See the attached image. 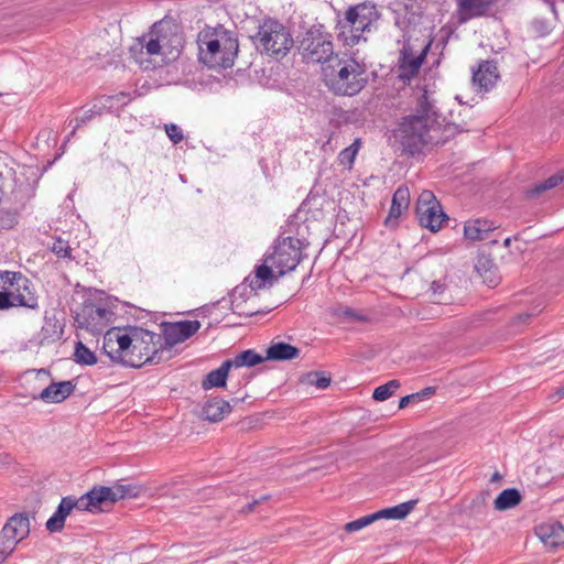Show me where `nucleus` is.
Listing matches in <instances>:
<instances>
[{"label": "nucleus", "instance_id": "obj_1", "mask_svg": "<svg viewBox=\"0 0 564 564\" xmlns=\"http://www.w3.org/2000/svg\"><path fill=\"white\" fill-rule=\"evenodd\" d=\"M441 113L436 106L434 91L426 86L420 89L414 107V113L401 118L393 131L395 142L401 151L414 156L429 145L445 143L455 133L465 131L455 123L441 124Z\"/></svg>", "mask_w": 564, "mask_h": 564}, {"label": "nucleus", "instance_id": "obj_2", "mask_svg": "<svg viewBox=\"0 0 564 564\" xmlns=\"http://www.w3.org/2000/svg\"><path fill=\"white\" fill-rule=\"evenodd\" d=\"M102 350L112 362L130 368L170 359L161 348L160 334L132 325L109 328L104 335Z\"/></svg>", "mask_w": 564, "mask_h": 564}, {"label": "nucleus", "instance_id": "obj_3", "mask_svg": "<svg viewBox=\"0 0 564 564\" xmlns=\"http://www.w3.org/2000/svg\"><path fill=\"white\" fill-rule=\"evenodd\" d=\"M307 246L305 239L280 236L274 243L273 252L265 258L263 264L254 268V275L247 276L245 283H248L252 291H259L267 284L272 286L280 276L296 269L306 257L303 251Z\"/></svg>", "mask_w": 564, "mask_h": 564}, {"label": "nucleus", "instance_id": "obj_4", "mask_svg": "<svg viewBox=\"0 0 564 564\" xmlns=\"http://www.w3.org/2000/svg\"><path fill=\"white\" fill-rule=\"evenodd\" d=\"M198 59L210 69L231 68L239 51L237 32L223 24L206 25L197 35Z\"/></svg>", "mask_w": 564, "mask_h": 564}, {"label": "nucleus", "instance_id": "obj_5", "mask_svg": "<svg viewBox=\"0 0 564 564\" xmlns=\"http://www.w3.org/2000/svg\"><path fill=\"white\" fill-rule=\"evenodd\" d=\"M258 31L250 35L256 50L271 58H284L295 45L291 30L278 19L265 17L258 24Z\"/></svg>", "mask_w": 564, "mask_h": 564}, {"label": "nucleus", "instance_id": "obj_6", "mask_svg": "<svg viewBox=\"0 0 564 564\" xmlns=\"http://www.w3.org/2000/svg\"><path fill=\"white\" fill-rule=\"evenodd\" d=\"M325 82L335 95L355 96L368 84L366 65L354 57L337 59L336 66L325 69Z\"/></svg>", "mask_w": 564, "mask_h": 564}, {"label": "nucleus", "instance_id": "obj_7", "mask_svg": "<svg viewBox=\"0 0 564 564\" xmlns=\"http://www.w3.org/2000/svg\"><path fill=\"white\" fill-rule=\"evenodd\" d=\"M13 307L39 308L33 282L21 272L0 271V311Z\"/></svg>", "mask_w": 564, "mask_h": 564}, {"label": "nucleus", "instance_id": "obj_8", "mask_svg": "<svg viewBox=\"0 0 564 564\" xmlns=\"http://www.w3.org/2000/svg\"><path fill=\"white\" fill-rule=\"evenodd\" d=\"M297 53L305 63H325L334 55L333 35L323 23L301 28L295 37Z\"/></svg>", "mask_w": 564, "mask_h": 564}, {"label": "nucleus", "instance_id": "obj_9", "mask_svg": "<svg viewBox=\"0 0 564 564\" xmlns=\"http://www.w3.org/2000/svg\"><path fill=\"white\" fill-rule=\"evenodd\" d=\"M380 19V13L375 4L359 3L349 7L343 19L336 23L337 39L344 45L354 46L362 37L365 32H370L372 25Z\"/></svg>", "mask_w": 564, "mask_h": 564}, {"label": "nucleus", "instance_id": "obj_10", "mask_svg": "<svg viewBox=\"0 0 564 564\" xmlns=\"http://www.w3.org/2000/svg\"><path fill=\"white\" fill-rule=\"evenodd\" d=\"M31 522L26 512L10 517L0 531V564L15 550L17 545L30 534Z\"/></svg>", "mask_w": 564, "mask_h": 564}, {"label": "nucleus", "instance_id": "obj_11", "mask_svg": "<svg viewBox=\"0 0 564 564\" xmlns=\"http://www.w3.org/2000/svg\"><path fill=\"white\" fill-rule=\"evenodd\" d=\"M153 33L160 35L163 57L159 65L175 61L184 47V34L180 26L172 21H159L153 24Z\"/></svg>", "mask_w": 564, "mask_h": 564}, {"label": "nucleus", "instance_id": "obj_12", "mask_svg": "<svg viewBox=\"0 0 564 564\" xmlns=\"http://www.w3.org/2000/svg\"><path fill=\"white\" fill-rule=\"evenodd\" d=\"M415 214L420 226L432 232L438 231L442 223L448 220V216L443 212L440 202L431 191H423L420 194L415 205Z\"/></svg>", "mask_w": 564, "mask_h": 564}, {"label": "nucleus", "instance_id": "obj_13", "mask_svg": "<svg viewBox=\"0 0 564 564\" xmlns=\"http://www.w3.org/2000/svg\"><path fill=\"white\" fill-rule=\"evenodd\" d=\"M200 328L199 321H180L163 322L161 324V348L164 349V356H170L172 348L180 343L191 338Z\"/></svg>", "mask_w": 564, "mask_h": 564}, {"label": "nucleus", "instance_id": "obj_14", "mask_svg": "<svg viewBox=\"0 0 564 564\" xmlns=\"http://www.w3.org/2000/svg\"><path fill=\"white\" fill-rule=\"evenodd\" d=\"M112 316L111 310L97 305L93 301H85L74 319L78 328L100 333L111 322Z\"/></svg>", "mask_w": 564, "mask_h": 564}, {"label": "nucleus", "instance_id": "obj_15", "mask_svg": "<svg viewBox=\"0 0 564 564\" xmlns=\"http://www.w3.org/2000/svg\"><path fill=\"white\" fill-rule=\"evenodd\" d=\"M431 42H427L419 55L414 54L412 45L406 42L400 51L398 58V77L403 83H410L417 76L422 64L426 58Z\"/></svg>", "mask_w": 564, "mask_h": 564}, {"label": "nucleus", "instance_id": "obj_16", "mask_svg": "<svg viewBox=\"0 0 564 564\" xmlns=\"http://www.w3.org/2000/svg\"><path fill=\"white\" fill-rule=\"evenodd\" d=\"M143 50H145V54L150 57H155L153 67H156V64L159 65L158 62L163 57V52L160 35L153 33V26L148 34L139 37L138 42L130 47V53L135 58V62L140 65H144L145 68H149V64H151L152 61L143 58Z\"/></svg>", "mask_w": 564, "mask_h": 564}, {"label": "nucleus", "instance_id": "obj_17", "mask_svg": "<svg viewBox=\"0 0 564 564\" xmlns=\"http://www.w3.org/2000/svg\"><path fill=\"white\" fill-rule=\"evenodd\" d=\"M498 0H456L457 8L452 19L457 25L465 24L469 20L486 17L496 6Z\"/></svg>", "mask_w": 564, "mask_h": 564}, {"label": "nucleus", "instance_id": "obj_18", "mask_svg": "<svg viewBox=\"0 0 564 564\" xmlns=\"http://www.w3.org/2000/svg\"><path fill=\"white\" fill-rule=\"evenodd\" d=\"M110 490V487L107 486H95L88 492L80 496V512L89 511L96 513L108 510L113 505Z\"/></svg>", "mask_w": 564, "mask_h": 564}, {"label": "nucleus", "instance_id": "obj_19", "mask_svg": "<svg viewBox=\"0 0 564 564\" xmlns=\"http://www.w3.org/2000/svg\"><path fill=\"white\" fill-rule=\"evenodd\" d=\"M334 200L326 193L311 191L299 210L315 220H319L334 210Z\"/></svg>", "mask_w": 564, "mask_h": 564}, {"label": "nucleus", "instance_id": "obj_20", "mask_svg": "<svg viewBox=\"0 0 564 564\" xmlns=\"http://www.w3.org/2000/svg\"><path fill=\"white\" fill-rule=\"evenodd\" d=\"M80 499L73 496L62 498L53 516L46 522V530L51 533L61 532L65 527L66 518L73 510L80 511Z\"/></svg>", "mask_w": 564, "mask_h": 564}, {"label": "nucleus", "instance_id": "obj_21", "mask_svg": "<svg viewBox=\"0 0 564 564\" xmlns=\"http://www.w3.org/2000/svg\"><path fill=\"white\" fill-rule=\"evenodd\" d=\"M473 83L485 91L490 90L500 78L495 61H481L477 69L473 70Z\"/></svg>", "mask_w": 564, "mask_h": 564}, {"label": "nucleus", "instance_id": "obj_22", "mask_svg": "<svg viewBox=\"0 0 564 564\" xmlns=\"http://www.w3.org/2000/svg\"><path fill=\"white\" fill-rule=\"evenodd\" d=\"M410 205V192L406 186H399L392 196V202L388 216L384 219L387 227H395L399 218Z\"/></svg>", "mask_w": 564, "mask_h": 564}, {"label": "nucleus", "instance_id": "obj_23", "mask_svg": "<svg viewBox=\"0 0 564 564\" xmlns=\"http://www.w3.org/2000/svg\"><path fill=\"white\" fill-rule=\"evenodd\" d=\"M74 390L75 384L70 380L52 382L41 391L39 397H34V399L39 398L47 403H59L67 399Z\"/></svg>", "mask_w": 564, "mask_h": 564}, {"label": "nucleus", "instance_id": "obj_24", "mask_svg": "<svg viewBox=\"0 0 564 564\" xmlns=\"http://www.w3.org/2000/svg\"><path fill=\"white\" fill-rule=\"evenodd\" d=\"M231 412V405L228 401L214 397L209 398L203 405L200 416L208 422H219L226 414Z\"/></svg>", "mask_w": 564, "mask_h": 564}, {"label": "nucleus", "instance_id": "obj_25", "mask_svg": "<svg viewBox=\"0 0 564 564\" xmlns=\"http://www.w3.org/2000/svg\"><path fill=\"white\" fill-rule=\"evenodd\" d=\"M424 10L417 0H406L404 3V15L403 18L397 17L395 18V24L401 30H408L411 26H416L421 24V21L423 19Z\"/></svg>", "mask_w": 564, "mask_h": 564}, {"label": "nucleus", "instance_id": "obj_26", "mask_svg": "<svg viewBox=\"0 0 564 564\" xmlns=\"http://www.w3.org/2000/svg\"><path fill=\"white\" fill-rule=\"evenodd\" d=\"M540 540L551 547L564 545V527L560 522L542 524L535 529Z\"/></svg>", "mask_w": 564, "mask_h": 564}, {"label": "nucleus", "instance_id": "obj_27", "mask_svg": "<svg viewBox=\"0 0 564 564\" xmlns=\"http://www.w3.org/2000/svg\"><path fill=\"white\" fill-rule=\"evenodd\" d=\"M300 356V349L284 341L272 343L267 348L265 359L271 361H286Z\"/></svg>", "mask_w": 564, "mask_h": 564}, {"label": "nucleus", "instance_id": "obj_28", "mask_svg": "<svg viewBox=\"0 0 564 564\" xmlns=\"http://www.w3.org/2000/svg\"><path fill=\"white\" fill-rule=\"evenodd\" d=\"M231 368V364L228 359H226L223 361L219 368L212 370L205 376L202 381V388L204 390H209L213 388H225Z\"/></svg>", "mask_w": 564, "mask_h": 564}, {"label": "nucleus", "instance_id": "obj_29", "mask_svg": "<svg viewBox=\"0 0 564 564\" xmlns=\"http://www.w3.org/2000/svg\"><path fill=\"white\" fill-rule=\"evenodd\" d=\"M492 229V223L487 219H470L464 225V236L473 241L484 240Z\"/></svg>", "mask_w": 564, "mask_h": 564}, {"label": "nucleus", "instance_id": "obj_30", "mask_svg": "<svg viewBox=\"0 0 564 564\" xmlns=\"http://www.w3.org/2000/svg\"><path fill=\"white\" fill-rule=\"evenodd\" d=\"M563 181H564V171H560V172L551 175L543 182H540L538 184H534V185L528 187L524 191V196L529 200L535 199V198L540 197L546 191L552 189V188L556 187L557 185H560Z\"/></svg>", "mask_w": 564, "mask_h": 564}, {"label": "nucleus", "instance_id": "obj_31", "mask_svg": "<svg viewBox=\"0 0 564 564\" xmlns=\"http://www.w3.org/2000/svg\"><path fill=\"white\" fill-rule=\"evenodd\" d=\"M417 503V499L409 500L406 502L381 509L376 512L377 520L380 519H394V520H402L410 514V512L414 509V507Z\"/></svg>", "mask_w": 564, "mask_h": 564}, {"label": "nucleus", "instance_id": "obj_32", "mask_svg": "<svg viewBox=\"0 0 564 564\" xmlns=\"http://www.w3.org/2000/svg\"><path fill=\"white\" fill-rule=\"evenodd\" d=\"M522 501V495L517 488L502 490L494 501V507L498 511H506L517 507Z\"/></svg>", "mask_w": 564, "mask_h": 564}, {"label": "nucleus", "instance_id": "obj_33", "mask_svg": "<svg viewBox=\"0 0 564 564\" xmlns=\"http://www.w3.org/2000/svg\"><path fill=\"white\" fill-rule=\"evenodd\" d=\"M110 107H111V105L107 106L104 102L94 104L88 110H86L83 113V116L76 117L75 120H74L75 124L73 126V129L69 132V134L66 137L65 142L69 141V139L75 135L76 130L78 128H80L82 126L87 124L88 122H90L96 117L101 116L104 110H106L107 108H110Z\"/></svg>", "mask_w": 564, "mask_h": 564}, {"label": "nucleus", "instance_id": "obj_34", "mask_svg": "<svg viewBox=\"0 0 564 564\" xmlns=\"http://www.w3.org/2000/svg\"><path fill=\"white\" fill-rule=\"evenodd\" d=\"M232 368L254 367L265 361V356L256 352L253 349H247L238 354L235 358L228 359Z\"/></svg>", "mask_w": 564, "mask_h": 564}, {"label": "nucleus", "instance_id": "obj_35", "mask_svg": "<svg viewBox=\"0 0 564 564\" xmlns=\"http://www.w3.org/2000/svg\"><path fill=\"white\" fill-rule=\"evenodd\" d=\"M489 491L479 492L467 507V512L474 518H480L487 514Z\"/></svg>", "mask_w": 564, "mask_h": 564}, {"label": "nucleus", "instance_id": "obj_36", "mask_svg": "<svg viewBox=\"0 0 564 564\" xmlns=\"http://www.w3.org/2000/svg\"><path fill=\"white\" fill-rule=\"evenodd\" d=\"M74 360L79 365L93 366L97 362V357L85 344L77 341L75 345Z\"/></svg>", "mask_w": 564, "mask_h": 564}, {"label": "nucleus", "instance_id": "obj_37", "mask_svg": "<svg viewBox=\"0 0 564 564\" xmlns=\"http://www.w3.org/2000/svg\"><path fill=\"white\" fill-rule=\"evenodd\" d=\"M110 489L113 503L127 497H137L139 494V488L134 485L116 484Z\"/></svg>", "mask_w": 564, "mask_h": 564}, {"label": "nucleus", "instance_id": "obj_38", "mask_svg": "<svg viewBox=\"0 0 564 564\" xmlns=\"http://www.w3.org/2000/svg\"><path fill=\"white\" fill-rule=\"evenodd\" d=\"M400 387L399 380H390L384 384L377 387L372 393V398L376 401H384L389 399L395 390Z\"/></svg>", "mask_w": 564, "mask_h": 564}, {"label": "nucleus", "instance_id": "obj_39", "mask_svg": "<svg viewBox=\"0 0 564 564\" xmlns=\"http://www.w3.org/2000/svg\"><path fill=\"white\" fill-rule=\"evenodd\" d=\"M360 148V140L356 139L349 147L341 150L338 154V161L341 165H351L355 162L356 155Z\"/></svg>", "mask_w": 564, "mask_h": 564}, {"label": "nucleus", "instance_id": "obj_40", "mask_svg": "<svg viewBox=\"0 0 564 564\" xmlns=\"http://www.w3.org/2000/svg\"><path fill=\"white\" fill-rule=\"evenodd\" d=\"M377 521V518H376V512L375 513H371V514H367L365 517H361L357 520H354V521H350L348 523L345 524V531L347 533H352V532H356V531H359L370 524H372L373 522Z\"/></svg>", "mask_w": 564, "mask_h": 564}, {"label": "nucleus", "instance_id": "obj_41", "mask_svg": "<svg viewBox=\"0 0 564 564\" xmlns=\"http://www.w3.org/2000/svg\"><path fill=\"white\" fill-rule=\"evenodd\" d=\"M51 250L62 259H72V248L67 240L62 238H56L51 247Z\"/></svg>", "mask_w": 564, "mask_h": 564}, {"label": "nucleus", "instance_id": "obj_42", "mask_svg": "<svg viewBox=\"0 0 564 564\" xmlns=\"http://www.w3.org/2000/svg\"><path fill=\"white\" fill-rule=\"evenodd\" d=\"M18 213L0 209V229H12L18 224Z\"/></svg>", "mask_w": 564, "mask_h": 564}, {"label": "nucleus", "instance_id": "obj_43", "mask_svg": "<svg viewBox=\"0 0 564 564\" xmlns=\"http://www.w3.org/2000/svg\"><path fill=\"white\" fill-rule=\"evenodd\" d=\"M135 196L140 205H144L150 209H155L160 203V198L150 196V193L147 188H140Z\"/></svg>", "mask_w": 564, "mask_h": 564}, {"label": "nucleus", "instance_id": "obj_44", "mask_svg": "<svg viewBox=\"0 0 564 564\" xmlns=\"http://www.w3.org/2000/svg\"><path fill=\"white\" fill-rule=\"evenodd\" d=\"M310 376L316 378L314 386L318 389H326L330 384V375L325 371H310Z\"/></svg>", "mask_w": 564, "mask_h": 564}, {"label": "nucleus", "instance_id": "obj_45", "mask_svg": "<svg viewBox=\"0 0 564 564\" xmlns=\"http://www.w3.org/2000/svg\"><path fill=\"white\" fill-rule=\"evenodd\" d=\"M165 131L174 144L180 143L184 139L181 128L175 123L165 124Z\"/></svg>", "mask_w": 564, "mask_h": 564}, {"label": "nucleus", "instance_id": "obj_46", "mask_svg": "<svg viewBox=\"0 0 564 564\" xmlns=\"http://www.w3.org/2000/svg\"><path fill=\"white\" fill-rule=\"evenodd\" d=\"M422 398H420V393H411L405 397H402L399 401V409L406 408L410 403L419 402Z\"/></svg>", "mask_w": 564, "mask_h": 564}, {"label": "nucleus", "instance_id": "obj_47", "mask_svg": "<svg viewBox=\"0 0 564 564\" xmlns=\"http://www.w3.org/2000/svg\"><path fill=\"white\" fill-rule=\"evenodd\" d=\"M344 317L348 318V319H354V321H365V317L361 316L360 314H358L356 311H354L352 308L350 307H345L341 313H340Z\"/></svg>", "mask_w": 564, "mask_h": 564}, {"label": "nucleus", "instance_id": "obj_48", "mask_svg": "<svg viewBox=\"0 0 564 564\" xmlns=\"http://www.w3.org/2000/svg\"><path fill=\"white\" fill-rule=\"evenodd\" d=\"M533 28L540 35H545L550 32L547 23L543 20H535Z\"/></svg>", "mask_w": 564, "mask_h": 564}, {"label": "nucleus", "instance_id": "obj_49", "mask_svg": "<svg viewBox=\"0 0 564 564\" xmlns=\"http://www.w3.org/2000/svg\"><path fill=\"white\" fill-rule=\"evenodd\" d=\"M14 172L12 171V169H6L4 171L3 170H0V202L2 200V196H3V186H4V181L6 178H8V176H11Z\"/></svg>", "mask_w": 564, "mask_h": 564}, {"label": "nucleus", "instance_id": "obj_50", "mask_svg": "<svg viewBox=\"0 0 564 564\" xmlns=\"http://www.w3.org/2000/svg\"><path fill=\"white\" fill-rule=\"evenodd\" d=\"M445 284L442 283L441 281H433L432 284H431V292L436 295V294H442L445 290Z\"/></svg>", "mask_w": 564, "mask_h": 564}, {"label": "nucleus", "instance_id": "obj_51", "mask_svg": "<svg viewBox=\"0 0 564 564\" xmlns=\"http://www.w3.org/2000/svg\"><path fill=\"white\" fill-rule=\"evenodd\" d=\"M258 505H260V500H252L240 510V513L247 514L253 512Z\"/></svg>", "mask_w": 564, "mask_h": 564}, {"label": "nucleus", "instance_id": "obj_52", "mask_svg": "<svg viewBox=\"0 0 564 564\" xmlns=\"http://www.w3.org/2000/svg\"><path fill=\"white\" fill-rule=\"evenodd\" d=\"M435 391H436L435 387H426V388L422 389L421 391H419L417 393H420V398H422V400H424V399H427L431 395H433L435 393Z\"/></svg>", "mask_w": 564, "mask_h": 564}, {"label": "nucleus", "instance_id": "obj_53", "mask_svg": "<svg viewBox=\"0 0 564 564\" xmlns=\"http://www.w3.org/2000/svg\"><path fill=\"white\" fill-rule=\"evenodd\" d=\"M533 316V313H521L514 317V323L521 324L527 323V321Z\"/></svg>", "mask_w": 564, "mask_h": 564}, {"label": "nucleus", "instance_id": "obj_54", "mask_svg": "<svg viewBox=\"0 0 564 564\" xmlns=\"http://www.w3.org/2000/svg\"><path fill=\"white\" fill-rule=\"evenodd\" d=\"M315 377H311L310 372L302 376L301 382L314 386Z\"/></svg>", "mask_w": 564, "mask_h": 564}, {"label": "nucleus", "instance_id": "obj_55", "mask_svg": "<svg viewBox=\"0 0 564 564\" xmlns=\"http://www.w3.org/2000/svg\"><path fill=\"white\" fill-rule=\"evenodd\" d=\"M520 238H521L520 234L514 235L512 238L511 237L506 238L503 240V247L509 248L511 246L512 240L518 241V240H520Z\"/></svg>", "mask_w": 564, "mask_h": 564}, {"label": "nucleus", "instance_id": "obj_56", "mask_svg": "<svg viewBox=\"0 0 564 564\" xmlns=\"http://www.w3.org/2000/svg\"><path fill=\"white\" fill-rule=\"evenodd\" d=\"M127 95L124 93H120L119 95L117 96H108L105 98L106 101H110L112 99H117V100H120L121 98L126 97Z\"/></svg>", "mask_w": 564, "mask_h": 564}, {"label": "nucleus", "instance_id": "obj_57", "mask_svg": "<svg viewBox=\"0 0 564 564\" xmlns=\"http://www.w3.org/2000/svg\"><path fill=\"white\" fill-rule=\"evenodd\" d=\"M502 478L501 474L499 471H495L491 477H490V481L491 482H495V481H498Z\"/></svg>", "mask_w": 564, "mask_h": 564}, {"label": "nucleus", "instance_id": "obj_58", "mask_svg": "<svg viewBox=\"0 0 564 564\" xmlns=\"http://www.w3.org/2000/svg\"><path fill=\"white\" fill-rule=\"evenodd\" d=\"M555 394L558 397V399L564 398V384L555 391Z\"/></svg>", "mask_w": 564, "mask_h": 564}, {"label": "nucleus", "instance_id": "obj_59", "mask_svg": "<svg viewBox=\"0 0 564 564\" xmlns=\"http://www.w3.org/2000/svg\"><path fill=\"white\" fill-rule=\"evenodd\" d=\"M268 499H269V496H262V497H261V498H259L258 500H260V503H261L262 501H265V500H268Z\"/></svg>", "mask_w": 564, "mask_h": 564}, {"label": "nucleus", "instance_id": "obj_60", "mask_svg": "<svg viewBox=\"0 0 564 564\" xmlns=\"http://www.w3.org/2000/svg\"><path fill=\"white\" fill-rule=\"evenodd\" d=\"M256 313L253 312H250V313H246L247 316H253Z\"/></svg>", "mask_w": 564, "mask_h": 564}, {"label": "nucleus", "instance_id": "obj_61", "mask_svg": "<svg viewBox=\"0 0 564 564\" xmlns=\"http://www.w3.org/2000/svg\"><path fill=\"white\" fill-rule=\"evenodd\" d=\"M240 401V399L236 398V399H232V402L234 403H238Z\"/></svg>", "mask_w": 564, "mask_h": 564}]
</instances>
